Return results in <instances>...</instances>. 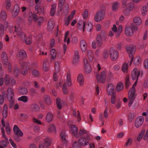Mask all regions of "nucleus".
Segmentation results:
<instances>
[{
    "label": "nucleus",
    "mask_w": 148,
    "mask_h": 148,
    "mask_svg": "<svg viewBox=\"0 0 148 148\" xmlns=\"http://www.w3.org/2000/svg\"><path fill=\"white\" fill-rule=\"evenodd\" d=\"M26 43L28 45H30L32 42V38L31 37H29L27 38H25L24 39Z\"/></svg>",
    "instance_id": "58"
},
{
    "label": "nucleus",
    "mask_w": 148,
    "mask_h": 148,
    "mask_svg": "<svg viewBox=\"0 0 148 148\" xmlns=\"http://www.w3.org/2000/svg\"><path fill=\"white\" fill-rule=\"evenodd\" d=\"M16 56L20 61L23 60L27 57V53L23 50H20L17 53Z\"/></svg>",
    "instance_id": "5"
},
{
    "label": "nucleus",
    "mask_w": 148,
    "mask_h": 148,
    "mask_svg": "<svg viewBox=\"0 0 148 148\" xmlns=\"http://www.w3.org/2000/svg\"><path fill=\"white\" fill-rule=\"evenodd\" d=\"M44 100L45 103L48 105H50L52 103V101L50 97L47 95H44Z\"/></svg>",
    "instance_id": "25"
},
{
    "label": "nucleus",
    "mask_w": 148,
    "mask_h": 148,
    "mask_svg": "<svg viewBox=\"0 0 148 148\" xmlns=\"http://www.w3.org/2000/svg\"><path fill=\"white\" fill-rule=\"evenodd\" d=\"M125 32L127 36H131L133 35V29L130 26H127L125 27Z\"/></svg>",
    "instance_id": "17"
},
{
    "label": "nucleus",
    "mask_w": 148,
    "mask_h": 148,
    "mask_svg": "<svg viewBox=\"0 0 148 148\" xmlns=\"http://www.w3.org/2000/svg\"><path fill=\"white\" fill-rule=\"evenodd\" d=\"M19 73V69L17 67L15 68L14 70V76L16 77H18Z\"/></svg>",
    "instance_id": "55"
},
{
    "label": "nucleus",
    "mask_w": 148,
    "mask_h": 148,
    "mask_svg": "<svg viewBox=\"0 0 148 148\" xmlns=\"http://www.w3.org/2000/svg\"><path fill=\"white\" fill-rule=\"evenodd\" d=\"M5 83L6 85L10 84L12 86L16 83V81L12 77H9L8 75H6L5 76Z\"/></svg>",
    "instance_id": "6"
},
{
    "label": "nucleus",
    "mask_w": 148,
    "mask_h": 148,
    "mask_svg": "<svg viewBox=\"0 0 148 148\" xmlns=\"http://www.w3.org/2000/svg\"><path fill=\"white\" fill-rule=\"evenodd\" d=\"M73 64H76L79 61V52L77 51L75 52V55L73 58Z\"/></svg>",
    "instance_id": "22"
},
{
    "label": "nucleus",
    "mask_w": 148,
    "mask_h": 148,
    "mask_svg": "<svg viewBox=\"0 0 148 148\" xmlns=\"http://www.w3.org/2000/svg\"><path fill=\"white\" fill-rule=\"evenodd\" d=\"M34 22L37 21L38 25L40 26L42 23L44 18L43 17L39 16L38 17L35 14H32Z\"/></svg>",
    "instance_id": "9"
},
{
    "label": "nucleus",
    "mask_w": 148,
    "mask_h": 148,
    "mask_svg": "<svg viewBox=\"0 0 148 148\" xmlns=\"http://www.w3.org/2000/svg\"><path fill=\"white\" fill-rule=\"evenodd\" d=\"M14 32L16 34L19 36L22 40H24L26 38V35L23 32L20 31L18 29H16Z\"/></svg>",
    "instance_id": "20"
},
{
    "label": "nucleus",
    "mask_w": 148,
    "mask_h": 148,
    "mask_svg": "<svg viewBox=\"0 0 148 148\" xmlns=\"http://www.w3.org/2000/svg\"><path fill=\"white\" fill-rule=\"evenodd\" d=\"M144 118L142 116L138 117L135 121V125L137 128H138L141 126L143 123Z\"/></svg>",
    "instance_id": "8"
},
{
    "label": "nucleus",
    "mask_w": 148,
    "mask_h": 148,
    "mask_svg": "<svg viewBox=\"0 0 148 148\" xmlns=\"http://www.w3.org/2000/svg\"><path fill=\"white\" fill-rule=\"evenodd\" d=\"M53 114L49 112L48 113L46 117V120L48 122H51L53 120Z\"/></svg>",
    "instance_id": "29"
},
{
    "label": "nucleus",
    "mask_w": 148,
    "mask_h": 148,
    "mask_svg": "<svg viewBox=\"0 0 148 148\" xmlns=\"http://www.w3.org/2000/svg\"><path fill=\"white\" fill-rule=\"evenodd\" d=\"M13 10L14 13L13 15L15 17L17 16L20 10L19 6L18 4L15 5L14 7Z\"/></svg>",
    "instance_id": "27"
},
{
    "label": "nucleus",
    "mask_w": 148,
    "mask_h": 148,
    "mask_svg": "<svg viewBox=\"0 0 148 148\" xmlns=\"http://www.w3.org/2000/svg\"><path fill=\"white\" fill-rule=\"evenodd\" d=\"M106 73L105 71H102L99 77V74H97L96 78L98 82L104 83L106 81Z\"/></svg>",
    "instance_id": "7"
},
{
    "label": "nucleus",
    "mask_w": 148,
    "mask_h": 148,
    "mask_svg": "<svg viewBox=\"0 0 148 148\" xmlns=\"http://www.w3.org/2000/svg\"><path fill=\"white\" fill-rule=\"evenodd\" d=\"M126 49L127 52L129 54V56L131 57L135 52V49L132 45L126 47Z\"/></svg>",
    "instance_id": "12"
},
{
    "label": "nucleus",
    "mask_w": 148,
    "mask_h": 148,
    "mask_svg": "<svg viewBox=\"0 0 148 148\" xmlns=\"http://www.w3.org/2000/svg\"><path fill=\"white\" fill-rule=\"evenodd\" d=\"M14 96V92L11 88H8L7 90V98L8 101H11Z\"/></svg>",
    "instance_id": "15"
},
{
    "label": "nucleus",
    "mask_w": 148,
    "mask_h": 148,
    "mask_svg": "<svg viewBox=\"0 0 148 148\" xmlns=\"http://www.w3.org/2000/svg\"><path fill=\"white\" fill-rule=\"evenodd\" d=\"M62 90L63 93L64 94H67L68 93L67 88L66 86V83H64L62 86Z\"/></svg>",
    "instance_id": "53"
},
{
    "label": "nucleus",
    "mask_w": 148,
    "mask_h": 148,
    "mask_svg": "<svg viewBox=\"0 0 148 148\" xmlns=\"http://www.w3.org/2000/svg\"><path fill=\"white\" fill-rule=\"evenodd\" d=\"M13 130L15 135L20 136L21 137L23 136V133L17 125H15L14 126Z\"/></svg>",
    "instance_id": "13"
},
{
    "label": "nucleus",
    "mask_w": 148,
    "mask_h": 148,
    "mask_svg": "<svg viewBox=\"0 0 148 148\" xmlns=\"http://www.w3.org/2000/svg\"><path fill=\"white\" fill-rule=\"evenodd\" d=\"M57 106L58 109L60 110L62 109V104L61 103L60 99L59 98L56 99Z\"/></svg>",
    "instance_id": "50"
},
{
    "label": "nucleus",
    "mask_w": 148,
    "mask_h": 148,
    "mask_svg": "<svg viewBox=\"0 0 148 148\" xmlns=\"http://www.w3.org/2000/svg\"><path fill=\"white\" fill-rule=\"evenodd\" d=\"M134 22L137 25H139L141 24L142 21L139 17H134L133 19Z\"/></svg>",
    "instance_id": "32"
},
{
    "label": "nucleus",
    "mask_w": 148,
    "mask_h": 148,
    "mask_svg": "<svg viewBox=\"0 0 148 148\" xmlns=\"http://www.w3.org/2000/svg\"><path fill=\"white\" fill-rule=\"evenodd\" d=\"M32 74L35 77H37L39 75V73L38 71L36 70H34L32 71Z\"/></svg>",
    "instance_id": "64"
},
{
    "label": "nucleus",
    "mask_w": 148,
    "mask_h": 148,
    "mask_svg": "<svg viewBox=\"0 0 148 148\" xmlns=\"http://www.w3.org/2000/svg\"><path fill=\"white\" fill-rule=\"evenodd\" d=\"M55 72L58 73L60 70V63L58 61H56L55 63Z\"/></svg>",
    "instance_id": "45"
},
{
    "label": "nucleus",
    "mask_w": 148,
    "mask_h": 148,
    "mask_svg": "<svg viewBox=\"0 0 148 148\" xmlns=\"http://www.w3.org/2000/svg\"><path fill=\"white\" fill-rule=\"evenodd\" d=\"M103 40L102 39L100 38V36H97V37L96 38V42L98 47H101L102 45L103 44Z\"/></svg>",
    "instance_id": "31"
},
{
    "label": "nucleus",
    "mask_w": 148,
    "mask_h": 148,
    "mask_svg": "<svg viewBox=\"0 0 148 148\" xmlns=\"http://www.w3.org/2000/svg\"><path fill=\"white\" fill-rule=\"evenodd\" d=\"M140 74V71H138L137 69L134 68L132 72L131 77L133 80H138Z\"/></svg>",
    "instance_id": "10"
},
{
    "label": "nucleus",
    "mask_w": 148,
    "mask_h": 148,
    "mask_svg": "<svg viewBox=\"0 0 148 148\" xmlns=\"http://www.w3.org/2000/svg\"><path fill=\"white\" fill-rule=\"evenodd\" d=\"M136 96L135 91L130 90L128 92V98L130 101L128 103V106L130 107L133 102Z\"/></svg>",
    "instance_id": "3"
},
{
    "label": "nucleus",
    "mask_w": 148,
    "mask_h": 148,
    "mask_svg": "<svg viewBox=\"0 0 148 148\" xmlns=\"http://www.w3.org/2000/svg\"><path fill=\"white\" fill-rule=\"evenodd\" d=\"M80 145L77 141H75L73 144V148H80Z\"/></svg>",
    "instance_id": "62"
},
{
    "label": "nucleus",
    "mask_w": 148,
    "mask_h": 148,
    "mask_svg": "<svg viewBox=\"0 0 148 148\" xmlns=\"http://www.w3.org/2000/svg\"><path fill=\"white\" fill-rule=\"evenodd\" d=\"M48 131L49 132H54L55 133H56V127L54 125L51 124L50 125L48 129Z\"/></svg>",
    "instance_id": "48"
},
{
    "label": "nucleus",
    "mask_w": 148,
    "mask_h": 148,
    "mask_svg": "<svg viewBox=\"0 0 148 148\" xmlns=\"http://www.w3.org/2000/svg\"><path fill=\"white\" fill-rule=\"evenodd\" d=\"M82 15L83 18L85 19H86L88 16V11L87 9H86L84 10Z\"/></svg>",
    "instance_id": "60"
},
{
    "label": "nucleus",
    "mask_w": 148,
    "mask_h": 148,
    "mask_svg": "<svg viewBox=\"0 0 148 148\" xmlns=\"http://www.w3.org/2000/svg\"><path fill=\"white\" fill-rule=\"evenodd\" d=\"M44 143H43L44 146L47 147L49 146L51 144V140L49 138H46L44 140Z\"/></svg>",
    "instance_id": "34"
},
{
    "label": "nucleus",
    "mask_w": 148,
    "mask_h": 148,
    "mask_svg": "<svg viewBox=\"0 0 148 148\" xmlns=\"http://www.w3.org/2000/svg\"><path fill=\"white\" fill-rule=\"evenodd\" d=\"M134 117V113L130 112L128 115V119L129 121L131 122L132 121Z\"/></svg>",
    "instance_id": "59"
},
{
    "label": "nucleus",
    "mask_w": 148,
    "mask_h": 148,
    "mask_svg": "<svg viewBox=\"0 0 148 148\" xmlns=\"http://www.w3.org/2000/svg\"><path fill=\"white\" fill-rule=\"evenodd\" d=\"M87 56L88 58L90 60L92 61L93 59V54L92 52L90 50H88L87 51Z\"/></svg>",
    "instance_id": "51"
},
{
    "label": "nucleus",
    "mask_w": 148,
    "mask_h": 148,
    "mask_svg": "<svg viewBox=\"0 0 148 148\" xmlns=\"http://www.w3.org/2000/svg\"><path fill=\"white\" fill-rule=\"evenodd\" d=\"M9 143V142H8L4 140H2L0 141V148L7 147Z\"/></svg>",
    "instance_id": "35"
},
{
    "label": "nucleus",
    "mask_w": 148,
    "mask_h": 148,
    "mask_svg": "<svg viewBox=\"0 0 148 148\" xmlns=\"http://www.w3.org/2000/svg\"><path fill=\"white\" fill-rule=\"evenodd\" d=\"M78 131L77 127L75 125H71V129L70 132L72 135H74L76 137L78 138L79 137L77 135Z\"/></svg>",
    "instance_id": "14"
},
{
    "label": "nucleus",
    "mask_w": 148,
    "mask_h": 148,
    "mask_svg": "<svg viewBox=\"0 0 148 148\" xmlns=\"http://www.w3.org/2000/svg\"><path fill=\"white\" fill-rule=\"evenodd\" d=\"M19 93L22 95H25L27 93L28 91L27 88L23 87L19 90Z\"/></svg>",
    "instance_id": "37"
},
{
    "label": "nucleus",
    "mask_w": 148,
    "mask_h": 148,
    "mask_svg": "<svg viewBox=\"0 0 148 148\" xmlns=\"http://www.w3.org/2000/svg\"><path fill=\"white\" fill-rule=\"evenodd\" d=\"M97 36H100V38H102L103 40H105L106 38L107 35L105 31H101L100 34L97 35Z\"/></svg>",
    "instance_id": "36"
},
{
    "label": "nucleus",
    "mask_w": 148,
    "mask_h": 148,
    "mask_svg": "<svg viewBox=\"0 0 148 148\" xmlns=\"http://www.w3.org/2000/svg\"><path fill=\"white\" fill-rule=\"evenodd\" d=\"M128 7H127V10L129 11H130L132 10L134 8V4L132 3H127Z\"/></svg>",
    "instance_id": "56"
},
{
    "label": "nucleus",
    "mask_w": 148,
    "mask_h": 148,
    "mask_svg": "<svg viewBox=\"0 0 148 148\" xmlns=\"http://www.w3.org/2000/svg\"><path fill=\"white\" fill-rule=\"evenodd\" d=\"M71 75L70 73H68L67 74V82L69 86H70L71 85Z\"/></svg>",
    "instance_id": "43"
},
{
    "label": "nucleus",
    "mask_w": 148,
    "mask_h": 148,
    "mask_svg": "<svg viewBox=\"0 0 148 148\" xmlns=\"http://www.w3.org/2000/svg\"><path fill=\"white\" fill-rule=\"evenodd\" d=\"M115 88V86L112 84H109L107 87V92L108 94L110 95H112L111 101L112 104H114L115 103L116 94L114 92Z\"/></svg>",
    "instance_id": "1"
},
{
    "label": "nucleus",
    "mask_w": 148,
    "mask_h": 148,
    "mask_svg": "<svg viewBox=\"0 0 148 148\" xmlns=\"http://www.w3.org/2000/svg\"><path fill=\"white\" fill-rule=\"evenodd\" d=\"M102 7L103 9L97 12L95 15V20L96 22H99L104 18L105 14V7L104 5H102Z\"/></svg>",
    "instance_id": "2"
},
{
    "label": "nucleus",
    "mask_w": 148,
    "mask_h": 148,
    "mask_svg": "<svg viewBox=\"0 0 148 148\" xmlns=\"http://www.w3.org/2000/svg\"><path fill=\"white\" fill-rule=\"evenodd\" d=\"M57 52L56 51L53 49H52L50 51V54L52 56L51 57L53 59L55 58Z\"/></svg>",
    "instance_id": "49"
},
{
    "label": "nucleus",
    "mask_w": 148,
    "mask_h": 148,
    "mask_svg": "<svg viewBox=\"0 0 148 148\" xmlns=\"http://www.w3.org/2000/svg\"><path fill=\"white\" fill-rule=\"evenodd\" d=\"M54 26L53 21L52 20H50L49 21L48 25V29L49 31L52 30Z\"/></svg>",
    "instance_id": "30"
},
{
    "label": "nucleus",
    "mask_w": 148,
    "mask_h": 148,
    "mask_svg": "<svg viewBox=\"0 0 148 148\" xmlns=\"http://www.w3.org/2000/svg\"><path fill=\"white\" fill-rule=\"evenodd\" d=\"M19 64L21 69H28L29 67V63L28 62L20 61Z\"/></svg>",
    "instance_id": "19"
},
{
    "label": "nucleus",
    "mask_w": 148,
    "mask_h": 148,
    "mask_svg": "<svg viewBox=\"0 0 148 148\" xmlns=\"http://www.w3.org/2000/svg\"><path fill=\"white\" fill-rule=\"evenodd\" d=\"M19 101H22L24 103L27 102L28 101V98L26 96H23L18 99Z\"/></svg>",
    "instance_id": "46"
},
{
    "label": "nucleus",
    "mask_w": 148,
    "mask_h": 148,
    "mask_svg": "<svg viewBox=\"0 0 148 148\" xmlns=\"http://www.w3.org/2000/svg\"><path fill=\"white\" fill-rule=\"evenodd\" d=\"M73 114L75 116V117H77V118L78 119V121H79L81 119L80 114L79 112V111H77V115H76V112L75 110H73Z\"/></svg>",
    "instance_id": "47"
},
{
    "label": "nucleus",
    "mask_w": 148,
    "mask_h": 148,
    "mask_svg": "<svg viewBox=\"0 0 148 148\" xmlns=\"http://www.w3.org/2000/svg\"><path fill=\"white\" fill-rule=\"evenodd\" d=\"M56 8V5L54 4L52 5L50 11V14L51 16H53L54 15L55 12Z\"/></svg>",
    "instance_id": "42"
},
{
    "label": "nucleus",
    "mask_w": 148,
    "mask_h": 148,
    "mask_svg": "<svg viewBox=\"0 0 148 148\" xmlns=\"http://www.w3.org/2000/svg\"><path fill=\"white\" fill-rule=\"evenodd\" d=\"M1 57L2 61L3 62L4 64L5 65H7V64H8L7 55L5 52H2Z\"/></svg>",
    "instance_id": "21"
},
{
    "label": "nucleus",
    "mask_w": 148,
    "mask_h": 148,
    "mask_svg": "<svg viewBox=\"0 0 148 148\" xmlns=\"http://www.w3.org/2000/svg\"><path fill=\"white\" fill-rule=\"evenodd\" d=\"M60 136L62 142L66 145L67 141L65 138V133L64 130H63L61 131L60 134Z\"/></svg>",
    "instance_id": "24"
},
{
    "label": "nucleus",
    "mask_w": 148,
    "mask_h": 148,
    "mask_svg": "<svg viewBox=\"0 0 148 148\" xmlns=\"http://www.w3.org/2000/svg\"><path fill=\"white\" fill-rule=\"evenodd\" d=\"M141 58L140 57L138 56L136 57L134 60V63L135 65L139 64L141 61Z\"/></svg>",
    "instance_id": "52"
},
{
    "label": "nucleus",
    "mask_w": 148,
    "mask_h": 148,
    "mask_svg": "<svg viewBox=\"0 0 148 148\" xmlns=\"http://www.w3.org/2000/svg\"><path fill=\"white\" fill-rule=\"evenodd\" d=\"M123 88V84L121 82L118 83L116 87V90L117 91H121Z\"/></svg>",
    "instance_id": "40"
},
{
    "label": "nucleus",
    "mask_w": 148,
    "mask_h": 148,
    "mask_svg": "<svg viewBox=\"0 0 148 148\" xmlns=\"http://www.w3.org/2000/svg\"><path fill=\"white\" fill-rule=\"evenodd\" d=\"M85 66V72L87 73H90L92 71V68L90 64L88 63L87 60L86 59H84Z\"/></svg>",
    "instance_id": "11"
},
{
    "label": "nucleus",
    "mask_w": 148,
    "mask_h": 148,
    "mask_svg": "<svg viewBox=\"0 0 148 148\" xmlns=\"http://www.w3.org/2000/svg\"><path fill=\"white\" fill-rule=\"evenodd\" d=\"M92 25L91 23H88L86 28L88 32H90L92 29Z\"/></svg>",
    "instance_id": "57"
},
{
    "label": "nucleus",
    "mask_w": 148,
    "mask_h": 148,
    "mask_svg": "<svg viewBox=\"0 0 148 148\" xmlns=\"http://www.w3.org/2000/svg\"><path fill=\"white\" fill-rule=\"evenodd\" d=\"M128 69V64L124 63L122 67V70L124 72H127Z\"/></svg>",
    "instance_id": "54"
},
{
    "label": "nucleus",
    "mask_w": 148,
    "mask_h": 148,
    "mask_svg": "<svg viewBox=\"0 0 148 148\" xmlns=\"http://www.w3.org/2000/svg\"><path fill=\"white\" fill-rule=\"evenodd\" d=\"M28 69H21V73L23 75H25L28 73Z\"/></svg>",
    "instance_id": "61"
},
{
    "label": "nucleus",
    "mask_w": 148,
    "mask_h": 148,
    "mask_svg": "<svg viewBox=\"0 0 148 148\" xmlns=\"http://www.w3.org/2000/svg\"><path fill=\"white\" fill-rule=\"evenodd\" d=\"M78 82L79 83V85L82 86L83 84L84 81L83 76L82 74H79L77 78Z\"/></svg>",
    "instance_id": "38"
},
{
    "label": "nucleus",
    "mask_w": 148,
    "mask_h": 148,
    "mask_svg": "<svg viewBox=\"0 0 148 148\" xmlns=\"http://www.w3.org/2000/svg\"><path fill=\"white\" fill-rule=\"evenodd\" d=\"M8 106L6 104L4 106L3 109V115L4 118H6L8 114Z\"/></svg>",
    "instance_id": "33"
},
{
    "label": "nucleus",
    "mask_w": 148,
    "mask_h": 148,
    "mask_svg": "<svg viewBox=\"0 0 148 148\" xmlns=\"http://www.w3.org/2000/svg\"><path fill=\"white\" fill-rule=\"evenodd\" d=\"M86 25V22L82 21H79L78 23L77 27L80 30L82 29L83 31L84 32L85 30V27Z\"/></svg>",
    "instance_id": "23"
},
{
    "label": "nucleus",
    "mask_w": 148,
    "mask_h": 148,
    "mask_svg": "<svg viewBox=\"0 0 148 148\" xmlns=\"http://www.w3.org/2000/svg\"><path fill=\"white\" fill-rule=\"evenodd\" d=\"M130 84L129 76L127 75L126 77L125 82V86L126 88H129Z\"/></svg>",
    "instance_id": "39"
},
{
    "label": "nucleus",
    "mask_w": 148,
    "mask_h": 148,
    "mask_svg": "<svg viewBox=\"0 0 148 148\" xmlns=\"http://www.w3.org/2000/svg\"><path fill=\"white\" fill-rule=\"evenodd\" d=\"M30 109L33 112H37L39 110V107L38 105L36 104H34L31 105Z\"/></svg>",
    "instance_id": "28"
},
{
    "label": "nucleus",
    "mask_w": 148,
    "mask_h": 148,
    "mask_svg": "<svg viewBox=\"0 0 148 148\" xmlns=\"http://www.w3.org/2000/svg\"><path fill=\"white\" fill-rule=\"evenodd\" d=\"M59 7L61 8L60 11L63 10L64 12H68L69 9L68 4L66 3H65L62 4H59Z\"/></svg>",
    "instance_id": "16"
},
{
    "label": "nucleus",
    "mask_w": 148,
    "mask_h": 148,
    "mask_svg": "<svg viewBox=\"0 0 148 148\" xmlns=\"http://www.w3.org/2000/svg\"><path fill=\"white\" fill-rule=\"evenodd\" d=\"M109 53L110 58L112 61H115L117 59L119 53L117 50L113 48H111L109 51Z\"/></svg>",
    "instance_id": "4"
},
{
    "label": "nucleus",
    "mask_w": 148,
    "mask_h": 148,
    "mask_svg": "<svg viewBox=\"0 0 148 148\" xmlns=\"http://www.w3.org/2000/svg\"><path fill=\"white\" fill-rule=\"evenodd\" d=\"M119 3L117 2H114L112 3V10L113 11H116L118 9Z\"/></svg>",
    "instance_id": "44"
},
{
    "label": "nucleus",
    "mask_w": 148,
    "mask_h": 148,
    "mask_svg": "<svg viewBox=\"0 0 148 148\" xmlns=\"http://www.w3.org/2000/svg\"><path fill=\"white\" fill-rule=\"evenodd\" d=\"M7 17V15L4 11H2L0 13V18L3 20H5Z\"/></svg>",
    "instance_id": "41"
},
{
    "label": "nucleus",
    "mask_w": 148,
    "mask_h": 148,
    "mask_svg": "<svg viewBox=\"0 0 148 148\" xmlns=\"http://www.w3.org/2000/svg\"><path fill=\"white\" fill-rule=\"evenodd\" d=\"M80 46L82 51H85L87 48V44L84 40H82L80 41Z\"/></svg>",
    "instance_id": "26"
},
{
    "label": "nucleus",
    "mask_w": 148,
    "mask_h": 148,
    "mask_svg": "<svg viewBox=\"0 0 148 148\" xmlns=\"http://www.w3.org/2000/svg\"><path fill=\"white\" fill-rule=\"evenodd\" d=\"M79 143L80 145L85 146L88 143L87 139L84 137H81L79 140Z\"/></svg>",
    "instance_id": "18"
},
{
    "label": "nucleus",
    "mask_w": 148,
    "mask_h": 148,
    "mask_svg": "<svg viewBox=\"0 0 148 148\" xmlns=\"http://www.w3.org/2000/svg\"><path fill=\"white\" fill-rule=\"evenodd\" d=\"M29 93L32 96H33L35 94H37V92L33 88H31L30 89Z\"/></svg>",
    "instance_id": "63"
}]
</instances>
